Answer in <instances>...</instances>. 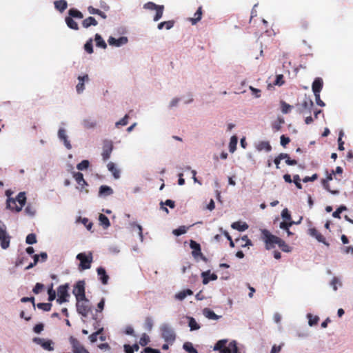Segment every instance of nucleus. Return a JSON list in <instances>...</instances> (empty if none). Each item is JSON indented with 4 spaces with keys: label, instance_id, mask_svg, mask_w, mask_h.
I'll list each match as a JSON object with an SVG mask.
<instances>
[{
    "label": "nucleus",
    "instance_id": "obj_59",
    "mask_svg": "<svg viewBox=\"0 0 353 353\" xmlns=\"http://www.w3.org/2000/svg\"><path fill=\"white\" fill-rule=\"evenodd\" d=\"M281 111L283 114L288 113L292 108V105L288 104L285 101H281Z\"/></svg>",
    "mask_w": 353,
    "mask_h": 353
},
{
    "label": "nucleus",
    "instance_id": "obj_17",
    "mask_svg": "<svg viewBox=\"0 0 353 353\" xmlns=\"http://www.w3.org/2000/svg\"><path fill=\"white\" fill-rule=\"evenodd\" d=\"M58 139L60 141L63 142L64 146L68 149L70 150L72 148V145L70 143V140L68 139V136L67 134V131L63 128H60L57 132Z\"/></svg>",
    "mask_w": 353,
    "mask_h": 353
},
{
    "label": "nucleus",
    "instance_id": "obj_60",
    "mask_svg": "<svg viewBox=\"0 0 353 353\" xmlns=\"http://www.w3.org/2000/svg\"><path fill=\"white\" fill-rule=\"evenodd\" d=\"M150 342V337L146 334H143L139 340L141 346H145Z\"/></svg>",
    "mask_w": 353,
    "mask_h": 353
},
{
    "label": "nucleus",
    "instance_id": "obj_47",
    "mask_svg": "<svg viewBox=\"0 0 353 353\" xmlns=\"http://www.w3.org/2000/svg\"><path fill=\"white\" fill-rule=\"evenodd\" d=\"M130 225L132 228H134L137 229V231L138 232V235L140 239V241L143 242V232H142V230H143L142 226L139 224L134 223V222L130 223Z\"/></svg>",
    "mask_w": 353,
    "mask_h": 353
},
{
    "label": "nucleus",
    "instance_id": "obj_22",
    "mask_svg": "<svg viewBox=\"0 0 353 353\" xmlns=\"http://www.w3.org/2000/svg\"><path fill=\"white\" fill-rule=\"evenodd\" d=\"M201 277L203 278V285H207L210 281H216L218 278L216 274L210 273V270L203 272Z\"/></svg>",
    "mask_w": 353,
    "mask_h": 353
},
{
    "label": "nucleus",
    "instance_id": "obj_1",
    "mask_svg": "<svg viewBox=\"0 0 353 353\" xmlns=\"http://www.w3.org/2000/svg\"><path fill=\"white\" fill-rule=\"evenodd\" d=\"M26 202V193L21 192L18 194L16 199L8 198L6 201V208L19 212Z\"/></svg>",
    "mask_w": 353,
    "mask_h": 353
},
{
    "label": "nucleus",
    "instance_id": "obj_63",
    "mask_svg": "<svg viewBox=\"0 0 353 353\" xmlns=\"http://www.w3.org/2000/svg\"><path fill=\"white\" fill-rule=\"evenodd\" d=\"M281 217L285 221H290L291 215L287 208L283 209L281 212Z\"/></svg>",
    "mask_w": 353,
    "mask_h": 353
},
{
    "label": "nucleus",
    "instance_id": "obj_2",
    "mask_svg": "<svg viewBox=\"0 0 353 353\" xmlns=\"http://www.w3.org/2000/svg\"><path fill=\"white\" fill-rule=\"evenodd\" d=\"M228 341L221 339L218 341L214 346V350H220L221 353H241L239 351L236 342L232 341L226 345Z\"/></svg>",
    "mask_w": 353,
    "mask_h": 353
},
{
    "label": "nucleus",
    "instance_id": "obj_20",
    "mask_svg": "<svg viewBox=\"0 0 353 353\" xmlns=\"http://www.w3.org/2000/svg\"><path fill=\"white\" fill-rule=\"evenodd\" d=\"M254 147L258 152L265 151V152H269L272 150V146L266 141H260L255 143Z\"/></svg>",
    "mask_w": 353,
    "mask_h": 353
},
{
    "label": "nucleus",
    "instance_id": "obj_14",
    "mask_svg": "<svg viewBox=\"0 0 353 353\" xmlns=\"http://www.w3.org/2000/svg\"><path fill=\"white\" fill-rule=\"evenodd\" d=\"M108 43L110 46L121 48L128 43V38L125 36H122L119 38L110 36L108 39Z\"/></svg>",
    "mask_w": 353,
    "mask_h": 353
},
{
    "label": "nucleus",
    "instance_id": "obj_25",
    "mask_svg": "<svg viewBox=\"0 0 353 353\" xmlns=\"http://www.w3.org/2000/svg\"><path fill=\"white\" fill-rule=\"evenodd\" d=\"M112 151V143H108L103 145L101 156L104 161H106L110 158Z\"/></svg>",
    "mask_w": 353,
    "mask_h": 353
},
{
    "label": "nucleus",
    "instance_id": "obj_41",
    "mask_svg": "<svg viewBox=\"0 0 353 353\" xmlns=\"http://www.w3.org/2000/svg\"><path fill=\"white\" fill-rule=\"evenodd\" d=\"M202 16V10L201 7H199L196 12L194 13V17L190 18V21H191L192 25H195L198 21L201 19Z\"/></svg>",
    "mask_w": 353,
    "mask_h": 353
},
{
    "label": "nucleus",
    "instance_id": "obj_38",
    "mask_svg": "<svg viewBox=\"0 0 353 353\" xmlns=\"http://www.w3.org/2000/svg\"><path fill=\"white\" fill-rule=\"evenodd\" d=\"M99 221L100 222V224L103 226L104 229H107L110 225V223L108 218L103 214H99Z\"/></svg>",
    "mask_w": 353,
    "mask_h": 353
},
{
    "label": "nucleus",
    "instance_id": "obj_42",
    "mask_svg": "<svg viewBox=\"0 0 353 353\" xmlns=\"http://www.w3.org/2000/svg\"><path fill=\"white\" fill-rule=\"evenodd\" d=\"M68 15H69V17H70L72 18H75V19H81L83 17V14L80 11H79L78 10L74 9V8H71L69 10Z\"/></svg>",
    "mask_w": 353,
    "mask_h": 353
},
{
    "label": "nucleus",
    "instance_id": "obj_13",
    "mask_svg": "<svg viewBox=\"0 0 353 353\" xmlns=\"http://www.w3.org/2000/svg\"><path fill=\"white\" fill-rule=\"evenodd\" d=\"M314 105L311 99L305 97L301 103L298 106V111L300 114H305L311 112V110Z\"/></svg>",
    "mask_w": 353,
    "mask_h": 353
},
{
    "label": "nucleus",
    "instance_id": "obj_7",
    "mask_svg": "<svg viewBox=\"0 0 353 353\" xmlns=\"http://www.w3.org/2000/svg\"><path fill=\"white\" fill-rule=\"evenodd\" d=\"M76 307L77 312L83 318L87 317L91 311V305L87 298L77 301Z\"/></svg>",
    "mask_w": 353,
    "mask_h": 353
},
{
    "label": "nucleus",
    "instance_id": "obj_57",
    "mask_svg": "<svg viewBox=\"0 0 353 353\" xmlns=\"http://www.w3.org/2000/svg\"><path fill=\"white\" fill-rule=\"evenodd\" d=\"M27 244L32 245L37 243L36 235L34 234H29L26 239Z\"/></svg>",
    "mask_w": 353,
    "mask_h": 353
},
{
    "label": "nucleus",
    "instance_id": "obj_6",
    "mask_svg": "<svg viewBox=\"0 0 353 353\" xmlns=\"http://www.w3.org/2000/svg\"><path fill=\"white\" fill-rule=\"evenodd\" d=\"M76 259L80 261L79 268L81 270H88L91 268V263L93 260L92 254L91 252L88 254L81 252L79 253Z\"/></svg>",
    "mask_w": 353,
    "mask_h": 353
},
{
    "label": "nucleus",
    "instance_id": "obj_18",
    "mask_svg": "<svg viewBox=\"0 0 353 353\" xmlns=\"http://www.w3.org/2000/svg\"><path fill=\"white\" fill-rule=\"evenodd\" d=\"M334 175V171L332 170V172L328 174L327 173L326 179L322 181V185L323 188L330 192L332 194L337 195L339 194L338 190H331L330 188L329 181L333 180V176Z\"/></svg>",
    "mask_w": 353,
    "mask_h": 353
},
{
    "label": "nucleus",
    "instance_id": "obj_8",
    "mask_svg": "<svg viewBox=\"0 0 353 353\" xmlns=\"http://www.w3.org/2000/svg\"><path fill=\"white\" fill-rule=\"evenodd\" d=\"M68 288L69 285L65 283L64 285H60L57 289V302L59 304H62L63 303L68 301V297L70 296L68 293Z\"/></svg>",
    "mask_w": 353,
    "mask_h": 353
},
{
    "label": "nucleus",
    "instance_id": "obj_45",
    "mask_svg": "<svg viewBox=\"0 0 353 353\" xmlns=\"http://www.w3.org/2000/svg\"><path fill=\"white\" fill-rule=\"evenodd\" d=\"M174 26V22L172 21H163L158 24L157 28L161 30L163 28H165L166 30H170Z\"/></svg>",
    "mask_w": 353,
    "mask_h": 353
},
{
    "label": "nucleus",
    "instance_id": "obj_51",
    "mask_svg": "<svg viewBox=\"0 0 353 353\" xmlns=\"http://www.w3.org/2000/svg\"><path fill=\"white\" fill-rule=\"evenodd\" d=\"M25 212L28 216L33 217L35 216L37 210L34 206L28 204L25 208Z\"/></svg>",
    "mask_w": 353,
    "mask_h": 353
},
{
    "label": "nucleus",
    "instance_id": "obj_55",
    "mask_svg": "<svg viewBox=\"0 0 353 353\" xmlns=\"http://www.w3.org/2000/svg\"><path fill=\"white\" fill-rule=\"evenodd\" d=\"M84 50L88 53H93V45H92V39H90L86 41L84 45Z\"/></svg>",
    "mask_w": 353,
    "mask_h": 353
},
{
    "label": "nucleus",
    "instance_id": "obj_28",
    "mask_svg": "<svg viewBox=\"0 0 353 353\" xmlns=\"http://www.w3.org/2000/svg\"><path fill=\"white\" fill-rule=\"evenodd\" d=\"M323 87V81L321 78H316L312 83V91L314 94H320Z\"/></svg>",
    "mask_w": 353,
    "mask_h": 353
},
{
    "label": "nucleus",
    "instance_id": "obj_56",
    "mask_svg": "<svg viewBox=\"0 0 353 353\" xmlns=\"http://www.w3.org/2000/svg\"><path fill=\"white\" fill-rule=\"evenodd\" d=\"M153 324H154V322H153V319H152V317L145 318V322H144V327L147 330L150 331L153 327Z\"/></svg>",
    "mask_w": 353,
    "mask_h": 353
},
{
    "label": "nucleus",
    "instance_id": "obj_39",
    "mask_svg": "<svg viewBox=\"0 0 353 353\" xmlns=\"http://www.w3.org/2000/svg\"><path fill=\"white\" fill-rule=\"evenodd\" d=\"M76 223H81L89 231L91 230L92 227V223L89 221L87 218H81V216H79L76 220Z\"/></svg>",
    "mask_w": 353,
    "mask_h": 353
},
{
    "label": "nucleus",
    "instance_id": "obj_4",
    "mask_svg": "<svg viewBox=\"0 0 353 353\" xmlns=\"http://www.w3.org/2000/svg\"><path fill=\"white\" fill-rule=\"evenodd\" d=\"M11 236L9 234L6 225L0 220V246L3 250L10 247Z\"/></svg>",
    "mask_w": 353,
    "mask_h": 353
},
{
    "label": "nucleus",
    "instance_id": "obj_58",
    "mask_svg": "<svg viewBox=\"0 0 353 353\" xmlns=\"http://www.w3.org/2000/svg\"><path fill=\"white\" fill-rule=\"evenodd\" d=\"M347 210V208L345 205H341L339 208H338L336 211H334L332 213V216L336 219H340V214L343 212Z\"/></svg>",
    "mask_w": 353,
    "mask_h": 353
},
{
    "label": "nucleus",
    "instance_id": "obj_32",
    "mask_svg": "<svg viewBox=\"0 0 353 353\" xmlns=\"http://www.w3.org/2000/svg\"><path fill=\"white\" fill-rule=\"evenodd\" d=\"M54 8L60 12H63L68 7V3L65 0H58L54 2Z\"/></svg>",
    "mask_w": 353,
    "mask_h": 353
},
{
    "label": "nucleus",
    "instance_id": "obj_29",
    "mask_svg": "<svg viewBox=\"0 0 353 353\" xmlns=\"http://www.w3.org/2000/svg\"><path fill=\"white\" fill-rule=\"evenodd\" d=\"M113 194V190L108 185H103L100 186L99 195V196L105 197L107 196H110Z\"/></svg>",
    "mask_w": 353,
    "mask_h": 353
},
{
    "label": "nucleus",
    "instance_id": "obj_53",
    "mask_svg": "<svg viewBox=\"0 0 353 353\" xmlns=\"http://www.w3.org/2000/svg\"><path fill=\"white\" fill-rule=\"evenodd\" d=\"M161 5H157L156 3L149 1L143 5V8L149 10H157Z\"/></svg>",
    "mask_w": 353,
    "mask_h": 353
},
{
    "label": "nucleus",
    "instance_id": "obj_9",
    "mask_svg": "<svg viewBox=\"0 0 353 353\" xmlns=\"http://www.w3.org/2000/svg\"><path fill=\"white\" fill-rule=\"evenodd\" d=\"M90 77L88 74H81L77 77V83L75 89L77 94H82L85 90V83H89Z\"/></svg>",
    "mask_w": 353,
    "mask_h": 353
},
{
    "label": "nucleus",
    "instance_id": "obj_11",
    "mask_svg": "<svg viewBox=\"0 0 353 353\" xmlns=\"http://www.w3.org/2000/svg\"><path fill=\"white\" fill-rule=\"evenodd\" d=\"M73 177L75 179L77 184L79 185V186L77 187V189H78L81 192L88 194V190L86 188V187L88 186V183L85 181L83 174L79 172H74Z\"/></svg>",
    "mask_w": 353,
    "mask_h": 353
},
{
    "label": "nucleus",
    "instance_id": "obj_54",
    "mask_svg": "<svg viewBox=\"0 0 353 353\" xmlns=\"http://www.w3.org/2000/svg\"><path fill=\"white\" fill-rule=\"evenodd\" d=\"M90 162L88 160H83L81 162L77 165V168L79 170L83 171L88 168Z\"/></svg>",
    "mask_w": 353,
    "mask_h": 353
},
{
    "label": "nucleus",
    "instance_id": "obj_34",
    "mask_svg": "<svg viewBox=\"0 0 353 353\" xmlns=\"http://www.w3.org/2000/svg\"><path fill=\"white\" fill-rule=\"evenodd\" d=\"M65 21L67 26L69 28H70L72 30H79V26H78L77 23L73 19V18H72L69 16L66 17L65 18Z\"/></svg>",
    "mask_w": 353,
    "mask_h": 353
},
{
    "label": "nucleus",
    "instance_id": "obj_16",
    "mask_svg": "<svg viewBox=\"0 0 353 353\" xmlns=\"http://www.w3.org/2000/svg\"><path fill=\"white\" fill-rule=\"evenodd\" d=\"M283 159L285 160V163L288 165H296L297 163L296 161L291 160L290 159V157H289V155L288 154H286V153H281L274 160V164L276 165V169H279L280 168L279 164L281 163V161L283 160Z\"/></svg>",
    "mask_w": 353,
    "mask_h": 353
},
{
    "label": "nucleus",
    "instance_id": "obj_12",
    "mask_svg": "<svg viewBox=\"0 0 353 353\" xmlns=\"http://www.w3.org/2000/svg\"><path fill=\"white\" fill-rule=\"evenodd\" d=\"M73 294L75 296L76 300H83L86 299L85 293V283L83 281H79L75 285L73 290Z\"/></svg>",
    "mask_w": 353,
    "mask_h": 353
},
{
    "label": "nucleus",
    "instance_id": "obj_3",
    "mask_svg": "<svg viewBox=\"0 0 353 353\" xmlns=\"http://www.w3.org/2000/svg\"><path fill=\"white\" fill-rule=\"evenodd\" d=\"M161 336L168 343L172 344L176 339V333L173 327L169 323H163L160 326Z\"/></svg>",
    "mask_w": 353,
    "mask_h": 353
},
{
    "label": "nucleus",
    "instance_id": "obj_35",
    "mask_svg": "<svg viewBox=\"0 0 353 353\" xmlns=\"http://www.w3.org/2000/svg\"><path fill=\"white\" fill-rule=\"evenodd\" d=\"M187 319L188 320V326L190 331H195L200 329V325L196 322L195 319L191 316H188Z\"/></svg>",
    "mask_w": 353,
    "mask_h": 353
},
{
    "label": "nucleus",
    "instance_id": "obj_27",
    "mask_svg": "<svg viewBox=\"0 0 353 353\" xmlns=\"http://www.w3.org/2000/svg\"><path fill=\"white\" fill-rule=\"evenodd\" d=\"M108 170L112 174L114 179L120 178V171L113 162H109L107 165Z\"/></svg>",
    "mask_w": 353,
    "mask_h": 353
},
{
    "label": "nucleus",
    "instance_id": "obj_37",
    "mask_svg": "<svg viewBox=\"0 0 353 353\" xmlns=\"http://www.w3.org/2000/svg\"><path fill=\"white\" fill-rule=\"evenodd\" d=\"M306 317L308 319V325L310 327L316 325L319 321V317L318 316L313 315L310 313L307 314Z\"/></svg>",
    "mask_w": 353,
    "mask_h": 353
},
{
    "label": "nucleus",
    "instance_id": "obj_26",
    "mask_svg": "<svg viewBox=\"0 0 353 353\" xmlns=\"http://www.w3.org/2000/svg\"><path fill=\"white\" fill-rule=\"evenodd\" d=\"M203 314L205 318L215 321L219 320L221 317V316L216 314L214 311L208 307L203 310Z\"/></svg>",
    "mask_w": 353,
    "mask_h": 353
},
{
    "label": "nucleus",
    "instance_id": "obj_43",
    "mask_svg": "<svg viewBox=\"0 0 353 353\" xmlns=\"http://www.w3.org/2000/svg\"><path fill=\"white\" fill-rule=\"evenodd\" d=\"M88 10L90 14H98L103 19H106L107 17L106 14L104 12H103L99 9L93 8L92 6H89L88 8Z\"/></svg>",
    "mask_w": 353,
    "mask_h": 353
},
{
    "label": "nucleus",
    "instance_id": "obj_52",
    "mask_svg": "<svg viewBox=\"0 0 353 353\" xmlns=\"http://www.w3.org/2000/svg\"><path fill=\"white\" fill-rule=\"evenodd\" d=\"M183 349L188 353H198L192 344L190 342H185L183 345Z\"/></svg>",
    "mask_w": 353,
    "mask_h": 353
},
{
    "label": "nucleus",
    "instance_id": "obj_10",
    "mask_svg": "<svg viewBox=\"0 0 353 353\" xmlns=\"http://www.w3.org/2000/svg\"><path fill=\"white\" fill-rule=\"evenodd\" d=\"M33 342L39 345L43 350L52 352L54 350V343L50 339H46L40 337H35L33 339Z\"/></svg>",
    "mask_w": 353,
    "mask_h": 353
},
{
    "label": "nucleus",
    "instance_id": "obj_19",
    "mask_svg": "<svg viewBox=\"0 0 353 353\" xmlns=\"http://www.w3.org/2000/svg\"><path fill=\"white\" fill-rule=\"evenodd\" d=\"M329 286L332 288L334 292L343 287V281L341 277L333 276L329 282Z\"/></svg>",
    "mask_w": 353,
    "mask_h": 353
},
{
    "label": "nucleus",
    "instance_id": "obj_44",
    "mask_svg": "<svg viewBox=\"0 0 353 353\" xmlns=\"http://www.w3.org/2000/svg\"><path fill=\"white\" fill-rule=\"evenodd\" d=\"M83 125L88 129H92L97 126V121L92 119H84L82 122Z\"/></svg>",
    "mask_w": 353,
    "mask_h": 353
},
{
    "label": "nucleus",
    "instance_id": "obj_24",
    "mask_svg": "<svg viewBox=\"0 0 353 353\" xmlns=\"http://www.w3.org/2000/svg\"><path fill=\"white\" fill-rule=\"evenodd\" d=\"M97 274L99 277V280L103 285H106L108 283L109 276L106 274L105 268L99 267L97 270Z\"/></svg>",
    "mask_w": 353,
    "mask_h": 353
},
{
    "label": "nucleus",
    "instance_id": "obj_21",
    "mask_svg": "<svg viewBox=\"0 0 353 353\" xmlns=\"http://www.w3.org/2000/svg\"><path fill=\"white\" fill-rule=\"evenodd\" d=\"M70 343L74 353H85L86 350L76 339L71 337Z\"/></svg>",
    "mask_w": 353,
    "mask_h": 353
},
{
    "label": "nucleus",
    "instance_id": "obj_5",
    "mask_svg": "<svg viewBox=\"0 0 353 353\" xmlns=\"http://www.w3.org/2000/svg\"><path fill=\"white\" fill-rule=\"evenodd\" d=\"M262 239L265 243V248L270 250L274 248V244H277L281 239L279 237L272 234L268 230H261Z\"/></svg>",
    "mask_w": 353,
    "mask_h": 353
},
{
    "label": "nucleus",
    "instance_id": "obj_64",
    "mask_svg": "<svg viewBox=\"0 0 353 353\" xmlns=\"http://www.w3.org/2000/svg\"><path fill=\"white\" fill-rule=\"evenodd\" d=\"M341 252L345 254L353 256V246H345L341 248Z\"/></svg>",
    "mask_w": 353,
    "mask_h": 353
},
{
    "label": "nucleus",
    "instance_id": "obj_62",
    "mask_svg": "<svg viewBox=\"0 0 353 353\" xmlns=\"http://www.w3.org/2000/svg\"><path fill=\"white\" fill-rule=\"evenodd\" d=\"M52 307L51 303H41L37 304V307L44 311H50Z\"/></svg>",
    "mask_w": 353,
    "mask_h": 353
},
{
    "label": "nucleus",
    "instance_id": "obj_31",
    "mask_svg": "<svg viewBox=\"0 0 353 353\" xmlns=\"http://www.w3.org/2000/svg\"><path fill=\"white\" fill-rule=\"evenodd\" d=\"M231 227L239 232H243L248 228V225L245 222L236 221L232 223Z\"/></svg>",
    "mask_w": 353,
    "mask_h": 353
},
{
    "label": "nucleus",
    "instance_id": "obj_36",
    "mask_svg": "<svg viewBox=\"0 0 353 353\" xmlns=\"http://www.w3.org/2000/svg\"><path fill=\"white\" fill-rule=\"evenodd\" d=\"M94 40L96 42V46L102 49H105L107 48V44L102 38V37L99 34H96L94 36Z\"/></svg>",
    "mask_w": 353,
    "mask_h": 353
},
{
    "label": "nucleus",
    "instance_id": "obj_49",
    "mask_svg": "<svg viewBox=\"0 0 353 353\" xmlns=\"http://www.w3.org/2000/svg\"><path fill=\"white\" fill-rule=\"evenodd\" d=\"M278 246L282 250V251L285 252H290L292 248L285 243V242L281 239L277 243Z\"/></svg>",
    "mask_w": 353,
    "mask_h": 353
},
{
    "label": "nucleus",
    "instance_id": "obj_48",
    "mask_svg": "<svg viewBox=\"0 0 353 353\" xmlns=\"http://www.w3.org/2000/svg\"><path fill=\"white\" fill-rule=\"evenodd\" d=\"M163 11H164V6L163 5H161L159 7V8L156 10V14L153 18V21L155 22L159 21L163 17Z\"/></svg>",
    "mask_w": 353,
    "mask_h": 353
},
{
    "label": "nucleus",
    "instance_id": "obj_15",
    "mask_svg": "<svg viewBox=\"0 0 353 353\" xmlns=\"http://www.w3.org/2000/svg\"><path fill=\"white\" fill-rule=\"evenodd\" d=\"M190 247L192 250V254L193 257L196 260H199V259H202L203 261H205V257L203 255L201 250V245L195 241L190 240Z\"/></svg>",
    "mask_w": 353,
    "mask_h": 353
},
{
    "label": "nucleus",
    "instance_id": "obj_50",
    "mask_svg": "<svg viewBox=\"0 0 353 353\" xmlns=\"http://www.w3.org/2000/svg\"><path fill=\"white\" fill-rule=\"evenodd\" d=\"M129 116L125 114L122 119L115 123V127L119 128L120 126H125L128 123Z\"/></svg>",
    "mask_w": 353,
    "mask_h": 353
},
{
    "label": "nucleus",
    "instance_id": "obj_46",
    "mask_svg": "<svg viewBox=\"0 0 353 353\" xmlns=\"http://www.w3.org/2000/svg\"><path fill=\"white\" fill-rule=\"evenodd\" d=\"M189 229V227L185 225L180 226L179 228L173 230L172 234L176 236L185 234Z\"/></svg>",
    "mask_w": 353,
    "mask_h": 353
},
{
    "label": "nucleus",
    "instance_id": "obj_23",
    "mask_svg": "<svg viewBox=\"0 0 353 353\" xmlns=\"http://www.w3.org/2000/svg\"><path fill=\"white\" fill-rule=\"evenodd\" d=\"M308 233L311 236L315 238L319 242L323 243L326 245H329V244L325 241L324 236L315 228H310Z\"/></svg>",
    "mask_w": 353,
    "mask_h": 353
},
{
    "label": "nucleus",
    "instance_id": "obj_61",
    "mask_svg": "<svg viewBox=\"0 0 353 353\" xmlns=\"http://www.w3.org/2000/svg\"><path fill=\"white\" fill-rule=\"evenodd\" d=\"M284 82L285 81H283V74H277L276 76V79L274 82V85H278V86H281L284 84Z\"/></svg>",
    "mask_w": 353,
    "mask_h": 353
},
{
    "label": "nucleus",
    "instance_id": "obj_33",
    "mask_svg": "<svg viewBox=\"0 0 353 353\" xmlns=\"http://www.w3.org/2000/svg\"><path fill=\"white\" fill-rule=\"evenodd\" d=\"M97 24L98 23L97 20L92 17H89L85 19L82 22V26L85 28H88L91 26H96Z\"/></svg>",
    "mask_w": 353,
    "mask_h": 353
},
{
    "label": "nucleus",
    "instance_id": "obj_30",
    "mask_svg": "<svg viewBox=\"0 0 353 353\" xmlns=\"http://www.w3.org/2000/svg\"><path fill=\"white\" fill-rule=\"evenodd\" d=\"M192 294H193V292L191 290H190V289H187V290H182V291H180V292H177L174 295V298L176 300L183 301L188 296H190V295H192Z\"/></svg>",
    "mask_w": 353,
    "mask_h": 353
},
{
    "label": "nucleus",
    "instance_id": "obj_40",
    "mask_svg": "<svg viewBox=\"0 0 353 353\" xmlns=\"http://www.w3.org/2000/svg\"><path fill=\"white\" fill-rule=\"evenodd\" d=\"M238 143L237 137L234 135L231 137L230 143H229V150L231 153H234L236 149V145Z\"/></svg>",
    "mask_w": 353,
    "mask_h": 353
}]
</instances>
